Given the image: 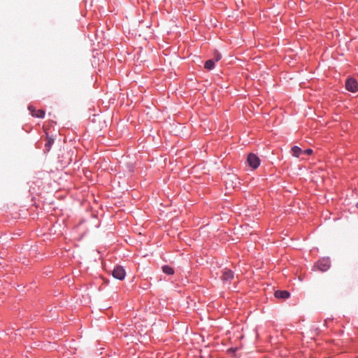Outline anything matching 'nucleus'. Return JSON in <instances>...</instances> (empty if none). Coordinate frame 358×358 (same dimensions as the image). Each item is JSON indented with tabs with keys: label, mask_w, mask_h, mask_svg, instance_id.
Returning a JSON list of instances; mask_svg holds the SVG:
<instances>
[{
	"label": "nucleus",
	"mask_w": 358,
	"mask_h": 358,
	"mask_svg": "<svg viewBox=\"0 0 358 358\" xmlns=\"http://www.w3.org/2000/svg\"><path fill=\"white\" fill-rule=\"evenodd\" d=\"M292 155L293 157H299L300 155H320L317 152V150L314 151L311 148L301 149L299 146H294L292 148Z\"/></svg>",
	"instance_id": "obj_1"
},
{
	"label": "nucleus",
	"mask_w": 358,
	"mask_h": 358,
	"mask_svg": "<svg viewBox=\"0 0 358 358\" xmlns=\"http://www.w3.org/2000/svg\"><path fill=\"white\" fill-rule=\"evenodd\" d=\"M331 267V260L329 257H323L317 260L315 264L314 268H317L319 271L325 272Z\"/></svg>",
	"instance_id": "obj_2"
},
{
	"label": "nucleus",
	"mask_w": 358,
	"mask_h": 358,
	"mask_svg": "<svg viewBox=\"0 0 358 358\" xmlns=\"http://www.w3.org/2000/svg\"><path fill=\"white\" fill-rule=\"evenodd\" d=\"M111 273L114 278L117 279L119 280H124L126 276V271L124 267L120 265L115 266Z\"/></svg>",
	"instance_id": "obj_3"
},
{
	"label": "nucleus",
	"mask_w": 358,
	"mask_h": 358,
	"mask_svg": "<svg viewBox=\"0 0 358 358\" xmlns=\"http://www.w3.org/2000/svg\"><path fill=\"white\" fill-rule=\"evenodd\" d=\"M345 88L351 92H356L358 91V83L354 78H349L345 81Z\"/></svg>",
	"instance_id": "obj_4"
},
{
	"label": "nucleus",
	"mask_w": 358,
	"mask_h": 358,
	"mask_svg": "<svg viewBox=\"0 0 358 358\" xmlns=\"http://www.w3.org/2000/svg\"><path fill=\"white\" fill-rule=\"evenodd\" d=\"M260 158H246L244 162L245 166H248L251 170L257 169L260 165Z\"/></svg>",
	"instance_id": "obj_5"
},
{
	"label": "nucleus",
	"mask_w": 358,
	"mask_h": 358,
	"mask_svg": "<svg viewBox=\"0 0 358 358\" xmlns=\"http://www.w3.org/2000/svg\"><path fill=\"white\" fill-rule=\"evenodd\" d=\"M238 178L234 174L228 173L224 182L227 187L234 188L238 182Z\"/></svg>",
	"instance_id": "obj_6"
},
{
	"label": "nucleus",
	"mask_w": 358,
	"mask_h": 358,
	"mask_svg": "<svg viewBox=\"0 0 358 358\" xmlns=\"http://www.w3.org/2000/svg\"><path fill=\"white\" fill-rule=\"evenodd\" d=\"M72 160V158H57L56 162V169L62 170L65 167H66L69 164H70Z\"/></svg>",
	"instance_id": "obj_7"
},
{
	"label": "nucleus",
	"mask_w": 358,
	"mask_h": 358,
	"mask_svg": "<svg viewBox=\"0 0 358 358\" xmlns=\"http://www.w3.org/2000/svg\"><path fill=\"white\" fill-rule=\"evenodd\" d=\"M234 277V273L231 269L225 268L222 271V280L224 282H230Z\"/></svg>",
	"instance_id": "obj_8"
},
{
	"label": "nucleus",
	"mask_w": 358,
	"mask_h": 358,
	"mask_svg": "<svg viewBox=\"0 0 358 358\" xmlns=\"http://www.w3.org/2000/svg\"><path fill=\"white\" fill-rule=\"evenodd\" d=\"M274 296L276 299H282V300H285V299H288L290 296V293H289V292H288L287 290H280V289H278V290L275 291Z\"/></svg>",
	"instance_id": "obj_9"
},
{
	"label": "nucleus",
	"mask_w": 358,
	"mask_h": 358,
	"mask_svg": "<svg viewBox=\"0 0 358 358\" xmlns=\"http://www.w3.org/2000/svg\"><path fill=\"white\" fill-rule=\"evenodd\" d=\"M28 109L29 110V111L31 112L32 116H34V117H39V118H43L45 115V111L43 110H36L33 106H29Z\"/></svg>",
	"instance_id": "obj_10"
},
{
	"label": "nucleus",
	"mask_w": 358,
	"mask_h": 358,
	"mask_svg": "<svg viewBox=\"0 0 358 358\" xmlns=\"http://www.w3.org/2000/svg\"><path fill=\"white\" fill-rule=\"evenodd\" d=\"M162 270L164 273H165L166 275H173L174 273H175V271H174L173 268H172L169 265H164V266H162Z\"/></svg>",
	"instance_id": "obj_11"
},
{
	"label": "nucleus",
	"mask_w": 358,
	"mask_h": 358,
	"mask_svg": "<svg viewBox=\"0 0 358 358\" xmlns=\"http://www.w3.org/2000/svg\"><path fill=\"white\" fill-rule=\"evenodd\" d=\"M54 143V139L50 137L48 134H46V142L45 143V149L47 151L50 150L51 145Z\"/></svg>",
	"instance_id": "obj_12"
},
{
	"label": "nucleus",
	"mask_w": 358,
	"mask_h": 358,
	"mask_svg": "<svg viewBox=\"0 0 358 358\" xmlns=\"http://www.w3.org/2000/svg\"><path fill=\"white\" fill-rule=\"evenodd\" d=\"M215 62L213 59H208L205 62L204 67L208 70H211L214 68Z\"/></svg>",
	"instance_id": "obj_13"
},
{
	"label": "nucleus",
	"mask_w": 358,
	"mask_h": 358,
	"mask_svg": "<svg viewBox=\"0 0 358 358\" xmlns=\"http://www.w3.org/2000/svg\"><path fill=\"white\" fill-rule=\"evenodd\" d=\"M127 169L129 172H134V163L133 162H128L126 164Z\"/></svg>",
	"instance_id": "obj_14"
},
{
	"label": "nucleus",
	"mask_w": 358,
	"mask_h": 358,
	"mask_svg": "<svg viewBox=\"0 0 358 358\" xmlns=\"http://www.w3.org/2000/svg\"><path fill=\"white\" fill-rule=\"evenodd\" d=\"M221 59V55L220 53H216L215 55V61H219Z\"/></svg>",
	"instance_id": "obj_15"
},
{
	"label": "nucleus",
	"mask_w": 358,
	"mask_h": 358,
	"mask_svg": "<svg viewBox=\"0 0 358 358\" xmlns=\"http://www.w3.org/2000/svg\"><path fill=\"white\" fill-rule=\"evenodd\" d=\"M247 157H257V154H255V153H253V152H249V153L247 155Z\"/></svg>",
	"instance_id": "obj_16"
},
{
	"label": "nucleus",
	"mask_w": 358,
	"mask_h": 358,
	"mask_svg": "<svg viewBox=\"0 0 358 358\" xmlns=\"http://www.w3.org/2000/svg\"><path fill=\"white\" fill-rule=\"evenodd\" d=\"M171 157H169V158H164V164H167V160L169 159V164H171Z\"/></svg>",
	"instance_id": "obj_17"
},
{
	"label": "nucleus",
	"mask_w": 358,
	"mask_h": 358,
	"mask_svg": "<svg viewBox=\"0 0 358 358\" xmlns=\"http://www.w3.org/2000/svg\"><path fill=\"white\" fill-rule=\"evenodd\" d=\"M229 350L232 351V352H236V348H231Z\"/></svg>",
	"instance_id": "obj_18"
},
{
	"label": "nucleus",
	"mask_w": 358,
	"mask_h": 358,
	"mask_svg": "<svg viewBox=\"0 0 358 358\" xmlns=\"http://www.w3.org/2000/svg\"><path fill=\"white\" fill-rule=\"evenodd\" d=\"M356 207L358 208V202L356 203Z\"/></svg>",
	"instance_id": "obj_19"
}]
</instances>
